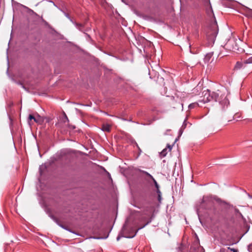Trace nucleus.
<instances>
[{
  "mask_svg": "<svg viewBox=\"0 0 252 252\" xmlns=\"http://www.w3.org/2000/svg\"><path fill=\"white\" fill-rule=\"evenodd\" d=\"M157 192L158 194V200L159 202H160L161 200V192H160L159 189H158V190H157Z\"/></svg>",
  "mask_w": 252,
  "mask_h": 252,
  "instance_id": "12",
  "label": "nucleus"
},
{
  "mask_svg": "<svg viewBox=\"0 0 252 252\" xmlns=\"http://www.w3.org/2000/svg\"><path fill=\"white\" fill-rule=\"evenodd\" d=\"M193 105H194V104H190V105H189V108H192V107H193Z\"/></svg>",
  "mask_w": 252,
  "mask_h": 252,
  "instance_id": "21",
  "label": "nucleus"
},
{
  "mask_svg": "<svg viewBox=\"0 0 252 252\" xmlns=\"http://www.w3.org/2000/svg\"><path fill=\"white\" fill-rule=\"evenodd\" d=\"M41 117L40 116H38L37 118H35L34 121L36 123H40L41 122Z\"/></svg>",
  "mask_w": 252,
  "mask_h": 252,
  "instance_id": "14",
  "label": "nucleus"
},
{
  "mask_svg": "<svg viewBox=\"0 0 252 252\" xmlns=\"http://www.w3.org/2000/svg\"><path fill=\"white\" fill-rule=\"evenodd\" d=\"M35 118L32 115H30L29 116V119L30 120H34Z\"/></svg>",
  "mask_w": 252,
  "mask_h": 252,
  "instance_id": "17",
  "label": "nucleus"
},
{
  "mask_svg": "<svg viewBox=\"0 0 252 252\" xmlns=\"http://www.w3.org/2000/svg\"><path fill=\"white\" fill-rule=\"evenodd\" d=\"M244 63L245 64H250V63H252V57L248 58V59L246 60L244 62Z\"/></svg>",
  "mask_w": 252,
  "mask_h": 252,
  "instance_id": "11",
  "label": "nucleus"
},
{
  "mask_svg": "<svg viewBox=\"0 0 252 252\" xmlns=\"http://www.w3.org/2000/svg\"><path fill=\"white\" fill-rule=\"evenodd\" d=\"M217 33L215 32L213 33V37H216Z\"/></svg>",
  "mask_w": 252,
  "mask_h": 252,
  "instance_id": "20",
  "label": "nucleus"
},
{
  "mask_svg": "<svg viewBox=\"0 0 252 252\" xmlns=\"http://www.w3.org/2000/svg\"><path fill=\"white\" fill-rule=\"evenodd\" d=\"M202 248L200 245L199 240L198 238L196 236L194 240L193 241L191 247L190 252H201Z\"/></svg>",
  "mask_w": 252,
  "mask_h": 252,
  "instance_id": "3",
  "label": "nucleus"
},
{
  "mask_svg": "<svg viewBox=\"0 0 252 252\" xmlns=\"http://www.w3.org/2000/svg\"><path fill=\"white\" fill-rule=\"evenodd\" d=\"M110 126L108 124H104L102 126V129L104 131L109 132L110 131Z\"/></svg>",
  "mask_w": 252,
  "mask_h": 252,
  "instance_id": "5",
  "label": "nucleus"
},
{
  "mask_svg": "<svg viewBox=\"0 0 252 252\" xmlns=\"http://www.w3.org/2000/svg\"><path fill=\"white\" fill-rule=\"evenodd\" d=\"M154 212H155V207L153 206H148L145 208L143 212V215L145 216L149 220L147 221L146 223L144 224L143 226L139 228L138 230L143 228L145 227L147 224L151 222L153 218L154 217Z\"/></svg>",
  "mask_w": 252,
  "mask_h": 252,
  "instance_id": "1",
  "label": "nucleus"
},
{
  "mask_svg": "<svg viewBox=\"0 0 252 252\" xmlns=\"http://www.w3.org/2000/svg\"><path fill=\"white\" fill-rule=\"evenodd\" d=\"M152 180H153V181L155 185V187L157 188V190H158V189H159V185H158V184L157 182V181H156V180L154 178H153V179H152Z\"/></svg>",
  "mask_w": 252,
  "mask_h": 252,
  "instance_id": "13",
  "label": "nucleus"
},
{
  "mask_svg": "<svg viewBox=\"0 0 252 252\" xmlns=\"http://www.w3.org/2000/svg\"><path fill=\"white\" fill-rule=\"evenodd\" d=\"M212 56H213V53H210L206 54V55L205 56V57L204 59L205 62H206V63L209 62L210 59L212 58Z\"/></svg>",
  "mask_w": 252,
  "mask_h": 252,
  "instance_id": "7",
  "label": "nucleus"
},
{
  "mask_svg": "<svg viewBox=\"0 0 252 252\" xmlns=\"http://www.w3.org/2000/svg\"><path fill=\"white\" fill-rule=\"evenodd\" d=\"M227 249L228 250H230V251H232L233 252H238V250L236 249H235L234 248H231L230 247H228Z\"/></svg>",
  "mask_w": 252,
  "mask_h": 252,
  "instance_id": "16",
  "label": "nucleus"
},
{
  "mask_svg": "<svg viewBox=\"0 0 252 252\" xmlns=\"http://www.w3.org/2000/svg\"><path fill=\"white\" fill-rule=\"evenodd\" d=\"M119 237H117V240H119Z\"/></svg>",
  "mask_w": 252,
  "mask_h": 252,
  "instance_id": "22",
  "label": "nucleus"
},
{
  "mask_svg": "<svg viewBox=\"0 0 252 252\" xmlns=\"http://www.w3.org/2000/svg\"><path fill=\"white\" fill-rule=\"evenodd\" d=\"M143 173H144L147 176L149 177L151 179H153V178H154V177L147 172L143 171Z\"/></svg>",
  "mask_w": 252,
  "mask_h": 252,
  "instance_id": "15",
  "label": "nucleus"
},
{
  "mask_svg": "<svg viewBox=\"0 0 252 252\" xmlns=\"http://www.w3.org/2000/svg\"><path fill=\"white\" fill-rule=\"evenodd\" d=\"M167 148L168 149V151H170L171 150V149H172L171 146L170 145H167Z\"/></svg>",
  "mask_w": 252,
  "mask_h": 252,
  "instance_id": "18",
  "label": "nucleus"
},
{
  "mask_svg": "<svg viewBox=\"0 0 252 252\" xmlns=\"http://www.w3.org/2000/svg\"><path fill=\"white\" fill-rule=\"evenodd\" d=\"M62 121L64 124L66 123V122L68 123L69 121L67 117L64 112H63V117L62 119Z\"/></svg>",
  "mask_w": 252,
  "mask_h": 252,
  "instance_id": "8",
  "label": "nucleus"
},
{
  "mask_svg": "<svg viewBox=\"0 0 252 252\" xmlns=\"http://www.w3.org/2000/svg\"><path fill=\"white\" fill-rule=\"evenodd\" d=\"M244 64H245L244 63L237 62L234 67V69L236 70L240 69L243 67Z\"/></svg>",
  "mask_w": 252,
  "mask_h": 252,
  "instance_id": "4",
  "label": "nucleus"
},
{
  "mask_svg": "<svg viewBox=\"0 0 252 252\" xmlns=\"http://www.w3.org/2000/svg\"><path fill=\"white\" fill-rule=\"evenodd\" d=\"M203 98L202 100L204 102H207L212 100L217 101L219 100V94L216 92H211L209 90L205 91L203 92Z\"/></svg>",
  "mask_w": 252,
  "mask_h": 252,
  "instance_id": "2",
  "label": "nucleus"
},
{
  "mask_svg": "<svg viewBox=\"0 0 252 252\" xmlns=\"http://www.w3.org/2000/svg\"><path fill=\"white\" fill-rule=\"evenodd\" d=\"M184 246L183 245H181V246L179 247V249L181 251H182L184 249Z\"/></svg>",
  "mask_w": 252,
  "mask_h": 252,
  "instance_id": "19",
  "label": "nucleus"
},
{
  "mask_svg": "<svg viewBox=\"0 0 252 252\" xmlns=\"http://www.w3.org/2000/svg\"><path fill=\"white\" fill-rule=\"evenodd\" d=\"M167 148H165L164 149H163L160 153V156L162 157H165L167 154Z\"/></svg>",
  "mask_w": 252,
  "mask_h": 252,
  "instance_id": "9",
  "label": "nucleus"
},
{
  "mask_svg": "<svg viewBox=\"0 0 252 252\" xmlns=\"http://www.w3.org/2000/svg\"><path fill=\"white\" fill-rule=\"evenodd\" d=\"M245 15L248 17L252 18V9L247 8L245 11Z\"/></svg>",
  "mask_w": 252,
  "mask_h": 252,
  "instance_id": "6",
  "label": "nucleus"
},
{
  "mask_svg": "<svg viewBox=\"0 0 252 252\" xmlns=\"http://www.w3.org/2000/svg\"><path fill=\"white\" fill-rule=\"evenodd\" d=\"M138 231V230L136 231H135L134 230H133L131 234L129 235H127V236H126L125 237H126V238H133V237H134L136 234V232L137 231Z\"/></svg>",
  "mask_w": 252,
  "mask_h": 252,
  "instance_id": "10",
  "label": "nucleus"
}]
</instances>
